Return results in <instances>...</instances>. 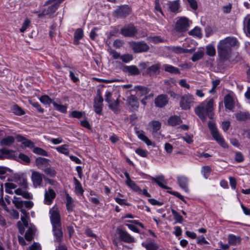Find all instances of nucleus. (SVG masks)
<instances>
[{
    "instance_id": "56",
    "label": "nucleus",
    "mask_w": 250,
    "mask_h": 250,
    "mask_svg": "<svg viewBox=\"0 0 250 250\" xmlns=\"http://www.w3.org/2000/svg\"><path fill=\"white\" fill-rule=\"evenodd\" d=\"M136 88L137 89L138 91L140 92V96L146 95L147 94L149 91L148 88L146 87L138 86L136 87Z\"/></svg>"
},
{
    "instance_id": "8",
    "label": "nucleus",
    "mask_w": 250,
    "mask_h": 250,
    "mask_svg": "<svg viewBox=\"0 0 250 250\" xmlns=\"http://www.w3.org/2000/svg\"><path fill=\"white\" fill-rule=\"evenodd\" d=\"M103 98L100 91H98L94 98L93 107L95 112L98 114H101L103 110Z\"/></svg>"
},
{
    "instance_id": "21",
    "label": "nucleus",
    "mask_w": 250,
    "mask_h": 250,
    "mask_svg": "<svg viewBox=\"0 0 250 250\" xmlns=\"http://www.w3.org/2000/svg\"><path fill=\"white\" fill-rule=\"evenodd\" d=\"M124 71L128 72L130 75H138L140 72L136 65L125 66L123 68Z\"/></svg>"
},
{
    "instance_id": "2",
    "label": "nucleus",
    "mask_w": 250,
    "mask_h": 250,
    "mask_svg": "<svg viewBox=\"0 0 250 250\" xmlns=\"http://www.w3.org/2000/svg\"><path fill=\"white\" fill-rule=\"evenodd\" d=\"M214 109V100L210 99L201 103L198 106L194 109L195 114L203 121H205L207 116L212 119L213 117V111Z\"/></svg>"
},
{
    "instance_id": "57",
    "label": "nucleus",
    "mask_w": 250,
    "mask_h": 250,
    "mask_svg": "<svg viewBox=\"0 0 250 250\" xmlns=\"http://www.w3.org/2000/svg\"><path fill=\"white\" fill-rule=\"evenodd\" d=\"M181 138L188 144H191L193 141V135L191 134H186L185 136L182 137Z\"/></svg>"
},
{
    "instance_id": "30",
    "label": "nucleus",
    "mask_w": 250,
    "mask_h": 250,
    "mask_svg": "<svg viewBox=\"0 0 250 250\" xmlns=\"http://www.w3.org/2000/svg\"><path fill=\"white\" fill-rule=\"evenodd\" d=\"M68 146L67 145H63L61 146L56 147V150L59 153L68 155L69 154Z\"/></svg>"
},
{
    "instance_id": "10",
    "label": "nucleus",
    "mask_w": 250,
    "mask_h": 250,
    "mask_svg": "<svg viewBox=\"0 0 250 250\" xmlns=\"http://www.w3.org/2000/svg\"><path fill=\"white\" fill-rule=\"evenodd\" d=\"M43 175L39 172L33 171L31 174V181L35 188L40 187L43 181Z\"/></svg>"
},
{
    "instance_id": "19",
    "label": "nucleus",
    "mask_w": 250,
    "mask_h": 250,
    "mask_svg": "<svg viewBox=\"0 0 250 250\" xmlns=\"http://www.w3.org/2000/svg\"><path fill=\"white\" fill-rule=\"evenodd\" d=\"M150 179L156 183L160 187L164 189H169L170 188L165 185L166 181L165 180L164 176L163 175H160L156 176V177H151Z\"/></svg>"
},
{
    "instance_id": "61",
    "label": "nucleus",
    "mask_w": 250,
    "mask_h": 250,
    "mask_svg": "<svg viewBox=\"0 0 250 250\" xmlns=\"http://www.w3.org/2000/svg\"><path fill=\"white\" fill-rule=\"evenodd\" d=\"M44 173L50 176V177H54L56 175V172L55 170L54 169L51 168H47L44 170Z\"/></svg>"
},
{
    "instance_id": "55",
    "label": "nucleus",
    "mask_w": 250,
    "mask_h": 250,
    "mask_svg": "<svg viewBox=\"0 0 250 250\" xmlns=\"http://www.w3.org/2000/svg\"><path fill=\"white\" fill-rule=\"evenodd\" d=\"M33 233L34 231L33 229L31 228H29L25 234V238L26 240L28 241H31L33 238Z\"/></svg>"
},
{
    "instance_id": "48",
    "label": "nucleus",
    "mask_w": 250,
    "mask_h": 250,
    "mask_svg": "<svg viewBox=\"0 0 250 250\" xmlns=\"http://www.w3.org/2000/svg\"><path fill=\"white\" fill-rule=\"evenodd\" d=\"M147 40L150 42L153 43H158L161 42L163 41V40L161 38L160 36H150L147 38Z\"/></svg>"
},
{
    "instance_id": "15",
    "label": "nucleus",
    "mask_w": 250,
    "mask_h": 250,
    "mask_svg": "<svg viewBox=\"0 0 250 250\" xmlns=\"http://www.w3.org/2000/svg\"><path fill=\"white\" fill-rule=\"evenodd\" d=\"M168 103V97L166 95L161 94L155 99V104L156 106L162 107Z\"/></svg>"
},
{
    "instance_id": "14",
    "label": "nucleus",
    "mask_w": 250,
    "mask_h": 250,
    "mask_svg": "<svg viewBox=\"0 0 250 250\" xmlns=\"http://www.w3.org/2000/svg\"><path fill=\"white\" fill-rule=\"evenodd\" d=\"M0 152L2 154L0 155V160H3L5 158L16 159L18 157V153L16 152L6 148L0 149Z\"/></svg>"
},
{
    "instance_id": "64",
    "label": "nucleus",
    "mask_w": 250,
    "mask_h": 250,
    "mask_svg": "<svg viewBox=\"0 0 250 250\" xmlns=\"http://www.w3.org/2000/svg\"><path fill=\"white\" fill-rule=\"evenodd\" d=\"M244 23L246 25L248 31L250 33V15H247L244 19Z\"/></svg>"
},
{
    "instance_id": "54",
    "label": "nucleus",
    "mask_w": 250,
    "mask_h": 250,
    "mask_svg": "<svg viewBox=\"0 0 250 250\" xmlns=\"http://www.w3.org/2000/svg\"><path fill=\"white\" fill-rule=\"evenodd\" d=\"M120 59L123 62L127 63L132 60L133 56L131 54H126L121 56Z\"/></svg>"
},
{
    "instance_id": "26",
    "label": "nucleus",
    "mask_w": 250,
    "mask_h": 250,
    "mask_svg": "<svg viewBox=\"0 0 250 250\" xmlns=\"http://www.w3.org/2000/svg\"><path fill=\"white\" fill-rule=\"evenodd\" d=\"M194 48H191L190 49L183 48L180 46H173L172 48V51L176 53H191L194 51Z\"/></svg>"
},
{
    "instance_id": "23",
    "label": "nucleus",
    "mask_w": 250,
    "mask_h": 250,
    "mask_svg": "<svg viewBox=\"0 0 250 250\" xmlns=\"http://www.w3.org/2000/svg\"><path fill=\"white\" fill-rule=\"evenodd\" d=\"M66 207L67 210L69 212H72L75 207L74 201L68 194H66Z\"/></svg>"
},
{
    "instance_id": "5",
    "label": "nucleus",
    "mask_w": 250,
    "mask_h": 250,
    "mask_svg": "<svg viewBox=\"0 0 250 250\" xmlns=\"http://www.w3.org/2000/svg\"><path fill=\"white\" fill-rule=\"evenodd\" d=\"M195 100L194 97L190 94H187L181 97L180 105L182 109L188 110L190 108L191 105L194 104Z\"/></svg>"
},
{
    "instance_id": "39",
    "label": "nucleus",
    "mask_w": 250,
    "mask_h": 250,
    "mask_svg": "<svg viewBox=\"0 0 250 250\" xmlns=\"http://www.w3.org/2000/svg\"><path fill=\"white\" fill-rule=\"evenodd\" d=\"M5 191L9 194H13L12 189L17 188V185L12 183H6L4 184Z\"/></svg>"
},
{
    "instance_id": "47",
    "label": "nucleus",
    "mask_w": 250,
    "mask_h": 250,
    "mask_svg": "<svg viewBox=\"0 0 250 250\" xmlns=\"http://www.w3.org/2000/svg\"><path fill=\"white\" fill-rule=\"evenodd\" d=\"M12 202L16 207L18 208H21L23 206L24 201H22L21 198H18L16 196L14 197Z\"/></svg>"
},
{
    "instance_id": "62",
    "label": "nucleus",
    "mask_w": 250,
    "mask_h": 250,
    "mask_svg": "<svg viewBox=\"0 0 250 250\" xmlns=\"http://www.w3.org/2000/svg\"><path fill=\"white\" fill-rule=\"evenodd\" d=\"M30 23V22L28 19L25 20L24 22L23 23L20 29L21 32H24L26 30V29L29 27Z\"/></svg>"
},
{
    "instance_id": "59",
    "label": "nucleus",
    "mask_w": 250,
    "mask_h": 250,
    "mask_svg": "<svg viewBox=\"0 0 250 250\" xmlns=\"http://www.w3.org/2000/svg\"><path fill=\"white\" fill-rule=\"evenodd\" d=\"M25 147H27L30 148H33L34 147V143L31 141L26 139L24 142L22 143Z\"/></svg>"
},
{
    "instance_id": "50",
    "label": "nucleus",
    "mask_w": 250,
    "mask_h": 250,
    "mask_svg": "<svg viewBox=\"0 0 250 250\" xmlns=\"http://www.w3.org/2000/svg\"><path fill=\"white\" fill-rule=\"evenodd\" d=\"M40 101L41 103L45 104H50L54 102L47 95L41 96L40 98Z\"/></svg>"
},
{
    "instance_id": "40",
    "label": "nucleus",
    "mask_w": 250,
    "mask_h": 250,
    "mask_svg": "<svg viewBox=\"0 0 250 250\" xmlns=\"http://www.w3.org/2000/svg\"><path fill=\"white\" fill-rule=\"evenodd\" d=\"M58 7L59 6L57 5V4L53 2V4L49 6L47 9L44 11V14L50 15L53 14L58 9Z\"/></svg>"
},
{
    "instance_id": "60",
    "label": "nucleus",
    "mask_w": 250,
    "mask_h": 250,
    "mask_svg": "<svg viewBox=\"0 0 250 250\" xmlns=\"http://www.w3.org/2000/svg\"><path fill=\"white\" fill-rule=\"evenodd\" d=\"M83 113L81 111L74 110L70 114V116L73 118L80 119L82 117Z\"/></svg>"
},
{
    "instance_id": "49",
    "label": "nucleus",
    "mask_w": 250,
    "mask_h": 250,
    "mask_svg": "<svg viewBox=\"0 0 250 250\" xmlns=\"http://www.w3.org/2000/svg\"><path fill=\"white\" fill-rule=\"evenodd\" d=\"M207 54L209 56H214L216 54V50L213 45L209 44L206 46Z\"/></svg>"
},
{
    "instance_id": "11",
    "label": "nucleus",
    "mask_w": 250,
    "mask_h": 250,
    "mask_svg": "<svg viewBox=\"0 0 250 250\" xmlns=\"http://www.w3.org/2000/svg\"><path fill=\"white\" fill-rule=\"evenodd\" d=\"M161 65L160 63H155L149 66L142 72L143 75H148L150 76H154L160 73Z\"/></svg>"
},
{
    "instance_id": "46",
    "label": "nucleus",
    "mask_w": 250,
    "mask_h": 250,
    "mask_svg": "<svg viewBox=\"0 0 250 250\" xmlns=\"http://www.w3.org/2000/svg\"><path fill=\"white\" fill-rule=\"evenodd\" d=\"M109 107L114 111L116 112L118 110V108L119 105V100L117 99L115 101H110L108 103Z\"/></svg>"
},
{
    "instance_id": "22",
    "label": "nucleus",
    "mask_w": 250,
    "mask_h": 250,
    "mask_svg": "<svg viewBox=\"0 0 250 250\" xmlns=\"http://www.w3.org/2000/svg\"><path fill=\"white\" fill-rule=\"evenodd\" d=\"M53 234L55 237V241L60 242L62 237V232L60 227H53Z\"/></svg>"
},
{
    "instance_id": "29",
    "label": "nucleus",
    "mask_w": 250,
    "mask_h": 250,
    "mask_svg": "<svg viewBox=\"0 0 250 250\" xmlns=\"http://www.w3.org/2000/svg\"><path fill=\"white\" fill-rule=\"evenodd\" d=\"M21 211V212L22 215L21 216V220L22 221L23 226L25 227H27L28 225V213L23 208H20Z\"/></svg>"
},
{
    "instance_id": "32",
    "label": "nucleus",
    "mask_w": 250,
    "mask_h": 250,
    "mask_svg": "<svg viewBox=\"0 0 250 250\" xmlns=\"http://www.w3.org/2000/svg\"><path fill=\"white\" fill-rule=\"evenodd\" d=\"M15 139L12 136H8L3 139L0 142L1 145L10 146L14 142Z\"/></svg>"
},
{
    "instance_id": "20",
    "label": "nucleus",
    "mask_w": 250,
    "mask_h": 250,
    "mask_svg": "<svg viewBox=\"0 0 250 250\" xmlns=\"http://www.w3.org/2000/svg\"><path fill=\"white\" fill-rule=\"evenodd\" d=\"M136 134L138 137L144 142L148 146H152L153 147L155 146V144L152 143L144 134V132L142 130L136 131Z\"/></svg>"
},
{
    "instance_id": "53",
    "label": "nucleus",
    "mask_w": 250,
    "mask_h": 250,
    "mask_svg": "<svg viewBox=\"0 0 250 250\" xmlns=\"http://www.w3.org/2000/svg\"><path fill=\"white\" fill-rule=\"evenodd\" d=\"M83 31L81 28H78L74 33L75 42L76 40H79L83 37Z\"/></svg>"
},
{
    "instance_id": "25",
    "label": "nucleus",
    "mask_w": 250,
    "mask_h": 250,
    "mask_svg": "<svg viewBox=\"0 0 250 250\" xmlns=\"http://www.w3.org/2000/svg\"><path fill=\"white\" fill-rule=\"evenodd\" d=\"M75 184V192L78 196H81L83 194L84 190L82 188L80 182L76 178H74Z\"/></svg>"
},
{
    "instance_id": "24",
    "label": "nucleus",
    "mask_w": 250,
    "mask_h": 250,
    "mask_svg": "<svg viewBox=\"0 0 250 250\" xmlns=\"http://www.w3.org/2000/svg\"><path fill=\"white\" fill-rule=\"evenodd\" d=\"M168 6L171 11L174 13L179 12L180 8L179 0H176L170 1L168 3Z\"/></svg>"
},
{
    "instance_id": "38",
    "label": "nucleus",
    "mask_w": 250,
    "mask_h": 250,
    "mask_svg": "<svg viewBox=\"0 0 250 250\" xmlns=\"http://www.w3.org/2000/svg\"><path fill=\"white\" fill-rule=\"evenodd\" d=\"M142 245L146 250H157L158 248L157 245L154 242L148 243H143Z\"/></svg>"
},
{
    "instance_id": "9",
    "label": "nucleus",
    "mask_w": 250,
    "mask_h": 250,
    "mask_svg": "<svg viewBox=\"0 0 250 250\" xmlns=\"http://www.w3.org/2000/svg\"><path fill=\"white\" fill-rule=\"evenodd\" d=\"M138 33L136 27L132 24L125 26L121 30V33L125 37H133Z\"/></svg>"
},
{
    "instance_id": "51",
    "label": "nucleus",
    "mask_w": 250,
    "mask_h": 250,
    "mask_svg": "<svg viewBox=\"0 0 250 250\" xmlns=\"http://www.w3.org/2000/svg\"><path fill=\"white\" fill-rule=\"evenodd\" d=\"M33 152L39 155L46 156L48 155L47 152L43 149L39 147H34Z\"/></svg>"
},
{
    "instance_id": "63",
    "label": "nucleus",
    "mask_w": 250,
    "mask_h": 250,
    "mask_svg": "<svg viewBox=\"0 0 250 250\" xmlns=\"http://www.w3.org/2000/svg\"><path fill=\"white\" fill-rule=\"evenodd\" d=\"M179 84L182 87L187 89L190 88V85L187 83V80L185 79H183L179 81Z\"/></svg>"
},
{
    "instance_id": "44",
    "label": "nucleus",
    "mask_w": 250,
    "mask_h": 250,
    "mask_svg": "<svg viewBox=\"0 0 250 250\" xmlns=\"http://www.w3.org/2000/svg\"><path fill=\"white\" fill-rule=\"evenodd\" d=\"M211 167L209 166H204L202 167L201 172L206 179H208L211 172Z\"/></svg>"
},
{
    "instance_id": "18",
    "label": "nucleus",
    "mask_w": 250,
    "mask_h": 250,
    "mask_svg": "<svg viewBox=\"0 0 250 250\" xmlns=\"http://www.w3.org/2000/svg\"><path fill=\"white\" fill-rule=\"evenodd\" d=\"M177 179L180 187L185 191L188 192V178L185 176H179L177 177Z\"/></svg>"
},
{
    "instance_id": "52",
    "label": "nucleus",
    "mask_w": 250,
    "mask_h": 250,
    "mask_svg": "<svg viewBox=\"0 0 250 250\" xmlns=\"http://www.w3.org/2000/svg\"><path fill=\"white\" fill-rule=\"evenodd\" d=\"M13 112L17 115H22L24 114V111L19 106L14 105L12 108Z\"/></svg>"
},
{
    "instance_id": "3",
    "label": "nucleus",
    "mask_w": 250,
    "mask_h": 250,
    "mask_svg": "<svg viewBox=\"0 0 250 250\" xmlns=\"http://www.w3.org/2000/svg\"><path fill=\"white\" fill-rule=\"evenodd\" d=\"M208 126L210 130L211 134L214 139L223 147L227 148L228 145L225 141L224 138L219 134L215 124L213 122L208 123Z\"/></svg>"
},
{
    "instance_id": "45",
    "label": "nucleus",
    "mask_w": 250,
    "mask_h": 250,
    "mask_svg": "<svg viewBox=\"0 0 250 250\" xmlns=\"http://www.w3.org/2000/svg\"><path fill=\"white\" fill-rule=\"evenodd\" d=\"M126 184L135 191L139 192L142 191L141 188L132 180H128Z\"/></svg>"
},
{
    "instance_id": "28",
    "label": "nucleus",
    "mask_w": 250,
    "mask_h": 250,
    "mask_svg": "<svg viewBox=\"0 0 250 250\" xmlns=\"http://www.w3.org/2000/svg\"><path fill=\"white\" fill-rule=\"evenodd\" d=\"M149 126L153 133L157 132L161 128V124L159 121H153L149 123Z\"/></svg>"
},
{
    "instance_id": "33",
    "label": "nucleus",
    "mask_w": 250,
    "mask_h": 250,
    "mask_svg": "<svg viewBox=\"0 0 250 250\" xmlns=\"http://www.w3.org/2000/svg\"><path fill=\"white\" fill-rule=\"evenodd\" d=\"M229 243L230 245L235 246L240 242V239L233 234H230L228 236Z\"/></svg>"
},
{
    "instance_id": "4",
    "label": "nucleus",
    "mask_w": 250,
    "mask_h": 250,
    "mask_svg": "<svg viewBox=\"0 0 250 250\" xmlns=\"http://www.w3.org/2000/svg\"><path fill=\"white\" fill-rule=\"evenodd\" d=\"M192 21L187 17H178L175 25V30L179 32H185L188 29Z\"/></svg>"
},
{
    "instance_id": "41",
    "label": "nucleus",
    "mask_w": 250,
    "mask_h": 250,
    "mask_svg": "<svg viewBox=\"0 0 250 250\" xmlns=\"http://www.w3.org/2000/svg\"><path fill=\"white\" fill-rule=\"evenodd\" d=\"M172 214L173 216L174 220L176 221V223H181L183 221V218L182 216L179 214L178 212H177L173 208L171 209Z\"/></svg>"
},
{
    "instance_id": "58",
    "label": "nucleus",
    "mask_w": 250,
    "mask_h": 250,
    "mask_svg": "<svg viewBox=\"0 0 250 250\" xmlns=\"http://www.w3.org/2000/svg\"><path fill=\"white\" fill-rule=\"evenodd\" d=\"M18 157L25 163L28 164L30 162V159L29 157L24 154L20 153L19 154Z\"/></svg>"
},
{
    "instance_id": "1",
    "label": "nucleus",
    "mask_w": 250,
    "mask_h": 250,
    "mask_svg": "<svg viewBox=\"0 0 250 250\" xmlns=\"http://www.w3.org/2000/svg\"><path fill=\"white\" fill-rule=\"evenodd\" d=\"M239 43L237 39L233 37H227L219 42L217 45V51L221 59H228L231 53V47L237 46Z\"/></svg>"
},
{
    "instance_id": "12",
    "label": "nucleus",
    "mask_w": 250,
    "mask_h": 250,
    "mask_svg": "<svg viewBox=\"0 0 250 250\" xmlns=\"http://www.w3.org/2000/svg\"><path fill=\"white\" fill-rule=\"evenodd\" d=\"M56 194L51 188L45 190L44 192V203L47 205H50L55 198Z\"/></svg>"
},
{
    "instance_id": "6",
    "label": "nucleus",
    "mask_w": 250,
    "mask_h": 250,
    "mask_svg": "<svg viewBox=\"0 0 250 250\" xmlns=\"http://www.w3.org/2000/svg\"><path fill=\"white\" fill-rule=\"evenodd\" d=\"M130 46L134 53H138L147 52L149 49L148 45L144 42H131Z\"/></svg>"
},
{
    "instance_id": "35",
    "label": "nucleus",
    "mask_w": 250,
    "mask_h": 250,
    "mask_svg": "<svg viewBox=\"0 0 250 250\" xmlns=\"http://www.w3.org/2000/svg\"><path fill=\"white\" fill-rule=\"evenodd\" d=\"M235 117L237 120L244 121L250 118V115L247 112H240L237 113Z\"/></svg>"
},
{
    "instance_id": "36",
    "label": "nucleus",
    "mask_w": 250,
    "mask_h": 250,
    "mask_svg": "<svg viewBox=\"0 0 250 250\" xmlns=\"http://www.w3.org/2000/svg\"><path fill=\"white\" fill-rule=\"evenodd\" d=\"M189 34L199 38L202 37V34L200 28L195 27L194 29L189 32Z\"/></svg>"
},
{
    "instance_id": "7",
    "label": "nucleus",
    "mask_w": 250,
    "mask_h": 250,
    "mask_svg": "<svg viewBox=\"0 0 250 250\" xmlns=\"http://www.w3.org/2000/svg\"><path fill=\"white\" fill-rule=\"evenodd\" d=\"M50 218L53 227L61 226V216L57 208L54 206L49 211Z\"/></svg>"
},
{
    "instance_id": "17",
    "label": "nucleus",
    "mask_w": 250,
    "mask_h": 250,
    "mask_svg": "<svg viewBox=\"0 0 250 250\" xmlns=\"http://www.w3.org/2000/svg\"><path fill=\"white\" fill-rule=\"evenodd\" d=\"M225 106L229 110H232L234 105V100L233 97L230 94H227L224 97Z\"/></svg>"
},
{
    "instance_id": "34",
    "label": "nucleus",
    "mask_w": 250,
    "mask_h": 250,
    "mask_svg": "<svg viewBox=\"0 0 250 250\" xmlns=\"http://www.w3.org/2000/svg\"><path fill=\"white\" fill-rule=\"evenodd\" d=\"M52 104L54 107V108L58 111L62 112V113H66L67 111V106L62 105L60 104H58L57 102H54L52 103Z\"/></svg>"
},
{
    "instance_id": "43",
    "label": "nucleus",
    "mask_w": 250,
    "mask_h": 250,
    "mask_svg": "<svg viewBox=\"0 0 250 250\" xmlns=\"http://www.w3.org/2000/svg\"><path fill=\"white\" fill-rule=\"evenodd\" d=\"M204 54L203 50H200L195 52L191 58V60L193 62H196L202 58Z\"/></svg>"
},
{
    "instance_id": "42",
    "label": "nucleus",
    "mask_w": 250,
    "mask_h": 250,
    "mask_svg": "<svg viewBox=\"0 0 250 250\" xmlns=\"http://www.w3.org/2000/svg\"><path fill=\"white\" fill-rule=\"evenodd\" d=\"M17 183L23 188H26L28 187L27 179L24 177H20L17 179Z\"/></svg>"
},
{
    "instance_id": "13",
    "label": "nucleus",
    "mask_w": 250,
    "mask_h": 250,
    "mask_svg": "<svg viewBox=\"0 0 250 250\" xmlns=\"http://www.w3.org/2000/svg\"><path fill=\"white\" fill-rule=\"evenodd\" d=\"M126 104L132 110H137L139 106L137 98L134 95H130L127 98Z\"/></svg>"
},
{
    "instance_id": "16",
    "label": "nucleus",
    "mask_w": 250,
    "mask_h": 250,
    "mask_svg": "<svg viewBox=\"0 0 250 250\" xmlns=\"http://www.w3.org/2000/svg\"><path fill=\"white\" fill-rule=\"evenodd\" d=\"M120 238L123 241L131 243L135 242L134 238L132 237L127 232L120 230L118 232Z\"/></svg>"
},
{
    "instance_id": "37",
    "label": "nucleus",
    "mask_w": 250,
    "mask_h": 250,
    "mask_svg": "<svg viewBox=\"0 0 250 250\" xmlns=\"http://www.w3.org/2000/svg\"><path fill=\"white\" fill-rule=\"evenodd\" d=\"M168 123L169 125L175 126L181 123V120L178 116H172L168 119Z\"/></svg>"
},
{
    "instance_id": "27",
    "label": "nucleus",
    "mask_w": 250,
    "mask_h": 250,
    "mask_svg": "<svg viewBox=\"0 0 250 250\" xmlns=\"http://www.w3.org/2000/svg\"><path fill=\"white\" fill-rule=\"evenodd\" d=\"M131 12V8L128 5H124L119 9V14L122 17H126Z\"/></svg>"
},
{
    "instance_id": "31",
    "label": "nucleus",
    "mask_w": 250,
    "mask_h": 250,
    "mask_svg": "<svg viewBox=\"0 0 250 250\" xmlns=\"http://www.w3.org/2000/svg\"><path fill=\"white\" fill-rule=\"evenodd\" d=\"M164 68L165 70L167 72L173 74L180 73L179 69L172 65L169 64H165L164 65Z\"/></svg>"
}]
</instances>
